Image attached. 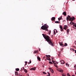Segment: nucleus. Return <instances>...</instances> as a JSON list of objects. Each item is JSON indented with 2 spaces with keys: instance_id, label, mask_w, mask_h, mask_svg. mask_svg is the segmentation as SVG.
<instances>
[{
  "instance_id": "nucleus-1",
  "label": "nucleus",
  "mask_w": 76,
  "mask_h": 76,
  "mask_svg": "<svg viewBox=\"0 0 76 76\" xmlns=\"http://www.w3.org/2000/svg\"><path fill=\"white\" fill-rule=\"evenodd\" d=\"M42 35H43V37H44V38L46 39V41L49 43V44L50 45H52V46H53V47L54 46V44L53 43V42H52V41L50 39V37L49 36L47 35H45L44 34H42Z\"/></svg>"
},
{
  "instance_id": "nucleus-2",
  "label": "nucleus",
  "mask_w": 76,
  "mask_h": 76,
  "mask_svg": "<svg viewBox=\"0 0 76 76\" xmlns=\"http://www.w3.org/2000/svg\"><path fill=\"white\" fill-rule=\"evenodd\" d=\"M48 26H47V24H45L42 26L41 27V29L43 30H46V31H48Z\"/></svg>"
},
{
  "instance_id": "nucleus-3",
  "label": "nucleus",
  "mask_w": 76,
  "mask_h": 76,
  "mask_svg": "<svg viewBox=\"0 0 76 76\" xmlns=\"http://www.w3.org/2000/svg\"><path fill=\"white\" fill-rule=\"evenodd\" d=\"M67 17L69 18V20H70L71 21H73L74 20H75V18L74 17H73L72 18L70 17V16L69 15H68Z\"/></svg>"
},
{
  "instance_id": "nucleus-4",
  "label": "nucleus",
  "mask_w": 76,
  "mask_h": 76,
  "mask_svg": "<svg viewBox=\"0 0 76 76\" xmlns=\"http://www.w3.org/2000/svg\"><path fill=\"white\" fill-rule=\"evenodd\" d=\"M68 28V26L67 25H64V26L63 29H65V30H66L67 28Z\"/></svg>"
},
{
  "instance_id": "nucleus-5",
  "label": "nucleus",
  "mask_w": 76,
  "mask_h": 76,
  "mask_svg": "<svg viewBox=\"0 0 76 76\" xmlns=\"http://www.w3.org/2000/svg\"><path fill=\"white\" fill-rule=\"evenodd\" d=\"M49 69H50V71L52 73H54V71L53 70V69H51L50 68H49Z\"/></svg>"
},
{
  "instance_id": "nucleus-6",
  "label": "nucleus",
  "mask_w": 76,
  "mask_h": 76,
  "mask_svg": "<svg viewBox=\"0 0 76 76\" xmlns=\"http://www.w3.org/2000/svg\"><path fill=\"white\" fill-rule=\"evenodd\" d=\"M58 70L59 72H61V73H63V70L61 69H59Z\"/></svg>"
},
{
  "instance_id": "nucleus-7",
  "label": "nucleus",
  "mask_w": 76,
  "mask_h": 76,
  "mask_svg": "<svg viewBox=\"0 0 76 76\" xmlns=\"http://www.w3.org/2000/svg\"><path fill=\"white\" fill-rule=\"evenodd\" d=\"M60 28L61 29V31H63L64 30L63 29V27L61 26H60Z\"/></svg>"
},
{
  "instance_id": "nucleus-8",
  "label": "nucleus",
  "mask_w": 76,
  "mask_h": 76,
  "mask_svg": "<svg viewBox=\"0 0 76 76\" xmlns=\"http://www.w3.org/2000/svg\"><path fill=\"white\" fill-rule=\"evenodd\" d=\"M36 69V67H34V68H32L30 69V70H35Z\"/></svg>"
},
{
  "instance_id": "nucleus-9",
  "label": "nucleus",
  "mask_w": 76,
  "mask_h": 76,
  "mask_svg": "<svg viewBox=\"0 0 76 76\" xmlns=\"http://www.w3.org/2000/svg\"><path fill=\"white\" fill-rule=\"evenodd\" d=\"M56 19V18L54 17H53L51 19L52 21H53V20H54V21H55V19Z\"/></svg>"
},
{
  "instance_id": "nucleus-10",
  "label": "nucleus",
  "mask_w": 76,
  "mask_h": 76,
  "mask_svg": "<svg viewBox=\"0 0 76 76\" xmlns=\"http://www.w3.org/2000/svg\"><path fill=\"white\" fill-rule=\"evenodd\" d=\"M52 61L54 64H56V63H57V64H58V63L52 60Z\"/></svg>"
},
{
  "instance_id": "nucleus-11",
  "label": "nucleus",
  "mask_w": 76,
  "mask_h": 76,
  "mask_svg": "<svg viewBox=\"0 0 76 76\" xmlns=\"http://www.w3.org/2000/svg\"><path fill=\"white\" fill-rule=\"evenodd\" d=\"M66 32L67 34H69V32H70V29H67Z\"/></svg>"
},
{
  "instance_id": "nucleus-12",
  "label": "nucleus",
  "mask_w": 76,
  "mask_h": 76,
  "mask_svg": "<svg viewBox=\"0 0 76 76\" xmlns=\"http://www.w3.org/2000/svg\"><path fill=\"white\" fill-rule=\"evenodd\" d=\"M60 62H61V63H62V64H64V61L63 60H62V61H61Z\"/></svg>"
},
{
  "instance_id": "nucleus-13",
  "label": "nucleus",
  "mask_w": 76,
  "mask_h": 76,
  "mask_svg": "<svg viewBox=\"0 0 76 76\" xmlns=\"http://www.w3.org/2000/svg\"><path fill=\"white\" fill-rule=\"evenodd\" d=\"M59 44L61 46H62L63 47V43L62 42H60Z\"/></svg>"
},
{
  "instance_id": "nucleus-14",
  "label": "nucleus",
  "mask_w": 76,
  "mask_h": 76,
  "mask_svg": "<svg viewBox=\"0 0 76 76\" xmlns=\"http://www.w3.org/2000/svg\"><path fill=\"white\" fill-rule=\"evenodd\" d=\"M63 15L64 16H66V12H64L62 13Z\"/></svg>"
},
{
  "instance_id": "nucleus-15",
  "label": "nucleus",
  "mask_w": 76,
  "mask_h": 76,
  "mask_svg": "<svg viewBox=\"0 0 76 76\" xmlns=\"http://www.w3.org/2000/svg\"><path fill=\"white\" fill-rule=\"evenodd\" d=\"M66 46H67V44L66 43H65V44L63 45V47H66Z\"/></svg>"
},
{
  "instance_id": "nucleus-16",
  "label": "nucleus",
  "mask_w": 76,
  "mask_h": 76,
  "mask_svg": "<svg viewBox=\"0 0 76 76\" xmlns=\"http://www.w3.org/2000/svg\"><path fill=\"white\" fill-rule=\"evenodd\" d=\"M37 58L38 60H39V61H41V58L37 56Z\"/></svg>"
},
{
  "instance_id": "nucleus-17",
  "label": "nucleus",
  "mask_w": 76,
  "mask_h": 76,
  "mask_svg": "<svg viewBox=\"0 0 76 76\" xmlns=\"http://www.w3.org/2000/svg\"><path fill=\"white\" fill-rule=\"evenodd\" d=\"M24 70L25 73H28V70H26V69H24Z\"/></svg>"
},
{
  "instance_id": "nucleus-18",
  "label": "nucleus",
  "mask_w": 76,
  "mask_h": 76,
  "mask_svg": "<svg viewBox=\"0 0 76 76\" xmlns=\"http://www.w3.org/2000/svg\"><path fill=\"white\" fill-rule=\"evenodd\" d=\"M70 25H73H73H75V24L73 22H71L70 23Z\"/></svg>"
},
{
  "instance_id": "nucleus-19",
  "label": "nucleus",
  "mask_w": 76,
  "mask_h": 76,
  "mask_svg": "<svg viewBox=\"0 0 76 76\" xmlns=\"http://www.w3.org/2000/svg\"><path fill=\"white\" fill-rule=\"evenodd\" d=\"M47 60H49V61H51V59L49 58H46Z\"/></svg>"
},
{
  "instance_id": "nucleus-20",
  "label": "nucleus",
  "mask_w": 76,
  "mask_h": 76,
  "mask_svg": "<svg viewBox=\"0 0 76 76\" xmlns=\"http://www.w3.org/2000/svg\"><path fill=\"white\" fill-rule=\"evenodd\" d=\"M61 18H62V16H61L60 18H58V20L59 21H60V20H61Z\"/></svg>"
},
{
  "instance_id": "nucleus-21",
  "label": "nucleus",
  "mask_w": 76,
  "mask_h": 76,
  "mask_svg": "<svg viewBox=\"0 0 76 76\" xmlns=\"http://www.w3.org/2000/svg\"><path fill=\"white\" fill-rule=\"evenodd\" d=\"M38 53V50L35 51L34 52V54H35V53Z\"/></svg>"
},
{
  "instance_id": "nucleus-22",
  "label": "nucleus",
  "mask_w": 76,
  "mask_h": 76,
  "mask_svg": "<svg viewBox=\"0 0 76 76\" xmlns=\"http://www.w3.org/2000/svg\"><path fill=\"white\" fill-rule=\"evenodd\" d=\"M15 70H16V71H19V68H16V69H15Z\"/></svg>"
},
{
  "instance_id": "nucleus-23",
  "label": "nucleus",
  "mask_w": 76,
  "mask_h": 76,
  "mask_svg": "<svg viewBox=\"0 0 76 76\" xmlns=\"http://www.w3.org/2000/svg\"><path fill=\"white\" fill-rule=\"evenodd\" d=\"M16 75H18V72H15Z\"/></svg>"
},
{
  "instance_id": "nucleus-24",
  "label": "nucleus",
  "mask_w": 76,
  "mask_h": 76,
  "mask_svg": "<svg viewBox=\"0 0 76 76\" xmlns=\"http://www.w3.org/2000/svg\"><path fill=\"white\" fill-rule=\"evenodd\" d=\"M70 50L71 51H75V50L71 48Z\"/></svg>"
},
{
  "instance_id": "nucleus-25",
  "label": "nucleus",
  "mask_w": 76,
  "mask_h": 76,
  "mask_svg": "<svg viewBox=\"0 0 76 76\" xmlns=\"http://www.w3.org/2000/svg\"><path fill=\"white\" fill-rule=\"evenodd\" d=\"M46 56L47 57H50V55H46Z\"/></svg>"
},
{
  "instance_id": "nucleus-26",
  "label": "nucleus",
  "mask_w": 76,
  "mask_h": 76,
  "mask_svg": "<svg viewBox=\"0 0 76 76\" xmlns=\"http://www.w3.org/2000/svg\"><path fill=\"white\" fill-rule=\"evenodd\" d=\"M75 26V28H75V29H76V24H75L74 25L73 24V26Z\"/></svg>"
},
{
  "instance_id": "nucleus-27",
  "label": "nucleus",
  "mask_w": 76,
  "mask_h": 76,
  "mask_svg": "<svg viewBox=\"0 0 76 76\" xmlns=\"http://www.w3.org/2000/svg\"><path fill=\"white\" fill-rule=\"evenodd\" d=\"M48 75H47V76H50V73L48 72Z\"/></svg>"
},
{
  "instance_id": "nucleus-28",
  "label": "nucleus",
  "mask_w": 76,
  "mask_h": 76,
  "mask_svg": "<svg viewBox=\"0 0 76 76\" xmlns=\"http://www.w3.org/2000/svg\"><path fill=\"white\" fill-rule=\"evenodd\" d=\"M66 66H67V67H69V64H67V63H66Z\"/></svg>"
},
{
  "instance_id": "nucleus-29",
  "label": "nucleus",
  "mask_w": 76,
  "mask_h": 76,
  "mask_svg": "<svg viewBox=\"0 0 76 76\" xmlns=\"http://www.w3.org/2000/svg\"><path fill=\"white\" fill-rule=\"evenodd\" d=\"M49 63H50V64H53V63L51 61H50L49 62Z\"/></svg>"
},
{
  "instance_id": "nucleus-30",
  "label": "nucleus",
  "mask_w": 76,
  "mask_h": 76,
  "mask_svg": "<svg viewBox=\"0 0 76 76\" xmlns=\"http://www.w3.org/2000/svg\"><path fill=\"white\" fill-rule=\"evenodd\" d=\"M55 23H59V22L58 21H56L55 22Z\"/></svg>"
},
{
  "instance_id": "nucleus-31",
  "label": "nucleus",
  "mask_w": 76,
  "mask_h": 76,
  "mask_svg": "<svg viewBox=\"0 0 76 76\" xmlns=\"http://www.w3.org/2000/svg\"><path fill=\"white\" fill-rule=\"evenodd\" d=\"M49 34H51V30L48 31Z\"/></svg>"
},
{
  "instance_id": "nucleus-32",
  "label": "nucleus",
  "mask_w": 76,
  "mask_h": 76,
  "mask_svg": "<svg viewBox=\"0 0 76 76\" xmlns=\"http://www.w3.org/2000/svg\"><path fill=\"white\" fill-rule=\"evenodd\" d=\"M29 61L30 62H29H29H28V64H30L31 63V61Z\"/></svg>"
},
{
  "instance_id": "nucleus-33",
  "label": "nucleus",
  "mask_w": 76,
  "mask_h": 76,
  "mask_svg": "<svg viewBox=\"0 0 76 76\" xmlns=\"http://www.w3.org/2000/svg\"><path fill=\"white\" fill-rule=\"evenodd\" d=\"M54 66H55V67H57V65H56V64H54Z\"/></svg>"
},
{
  "instance_id": "nucleus-34",
  "label": "nucleus",
  "mask_w": 76,
  "mask_h": 76,
  "mask_svg": "<svg viewBox=\"0 0 76 76\" xmlns=\"http://www.w3.org/2000/svg\"><path fill=\"white\" fill-rule=\"evenodd\" d=\"M69 19L68 17H67V18H66V20H69Z\"/></svg>"
},
{
  "instance_id": "nucleus-35",
  "label": "nucleus",
  "mask_w": 76,
  "mask_h": 76,
  "mask_svg": "<svg viewBox=\"0 0 76 76\" xmlns=\"http://www.w3.org/2000/svg\"><path fill=\"white\" fill-rule=\"evenodd\" d=\"M43 74H47V73H46L45 72H43Z\"/></svg>"
},
{
  "instance_id": "nucleus-36",
  "label": "nucleus",
  "mask_w": 76,
  "mask_h": 76,
  "mask_svg": "<svg viewBox=\"0 0 76 76\" xmlns=\"http://www.w3.org/2000/svg\"><path fill=\"white\" fill-rule=\"evenodd\" d=\"M67 76H70V74H69V73H67Z\"/></svg>"
},
{
  "instance_id": "nucleus-37",
  "label": "nucleus",
  "mask_w": 76,
  "mask_h": 76,
  "mask_svg": "<svg viewBox=\"0 0 76 76\" xmlns=\"http://www.w3.org/2000/svg\"><path fill=\"white\" fill-rule=\"evenodd\" d=\"M25 64H26H26L27 63H28V62L27 61H26L25 62Z\"/></svg>"
},
{
  "instance_id": "nucleus-38",
  "label": "nucleus",
  "mask_w": 76,
  "mask_h": 76,
  "mask_svg": "<svg viewBox=\"0 0 76 76\" xmlns=\"http://www.w3.org/2000/svg\"><path fill=\"white\" fill-rule=\"evenodd\" d=\"M74 68H76V65H75L74 66Z\"/></svg>"
},
{
  "instance_id": "nucleus-39",
  "label": "nucleus",
  "mask_w": 76,
  "mask_h": 76,
  "mask_svg": "<svg viewBox=\"0 0 76 76\" xmlns=\"http://www.w3.org/2000/svg\"><path fill=\"white\" fill-rule=\"evenodd\" d=\"M62 76H66V75L64 74H62Z\"/></svg>"
},
{
  "instance_id": "nucleus-40",
  "label": "nucleus",
  "mask_w": 76,
  "mask_h": 76,
  "mask_svg": "<svg viewBox=\"0 0 76 76\" xmlns=\"http://www.w3.org/2000/svg\"><path fill=\"white\" fill-rule=\"evenodd\" d=\"M55 30H56V33H57V32H58V31H57L56 29H55Z\"/></svg>"
},
{
  "instance_id": "nucleus-41",
  "label": "nucleus",
  "mask_w": 76,
  "mask_h": 76,
  "mask_svg": "<svg viewBox=\"0 0 76 76\" xmlns=\"http://www.w3.org/2000/svg\"><path fill=\"white\" fill-rule=\"evenodd\" d=\"M75 45H76V41H75Z\"/></svg>"
},
{
  "instance_id": "nucleus-42",
  "label": "nucleus",
  "mask_w": 76,
  "mask_h": 76,
  "mask_svg": "<svg viewBox=\"0 0 76 76\" xmlns=\"http://www.w3.org/2000/svg\"><path fill=\"white\" fill-rule=\"evenodd\" d=\"M54 33H56V31H55V30H54Z\"/></svg>"
},
{
  "instance_id": "nucleus-43",
  "label": "nucleus",
  "mask_w": 76,
  "mask_h": 76,
  "mask_svg": "<svg viewBox=\"0 0 76 76\" xmlns=\"http://www.w3.org/2000/svg\"><path fill=\"white\" fill-rule=\"evenodd\" d=\"M54 35H56V33H54Z\"/></svg>"
},
{
  "instance_id": "nucleus-44",
  "label": "nucleus",
  "mask_w": 76,
  "mask_h": 76,
  "mask_svg": "<svg viewBox=\"0 0 76 76\" xmlns=\"http://www.w3.org/2000/svg\"><path fill=\"white\" fill-rule=\"evenodd\" d=\"M24 69V67L22 68V69Z\"/></svg>"
},
{
  "instance_id": "nucleus-45",
  "label": "nucleus",
  "mask_w": 76,
  "mask_h": 76,
  "mask_svg": "<svg viewBox=\"0 0 76 76\" xmlns=\"http://www.w3.org/2000/svg\"><path fill=\"white\" fill-rule=\"evenodd\" d=\"M75 53H76V50H75Z\"/></svg>"
},
{
  "instance_id": "nucleus-46",
  "label": "nucleus",
  "mask_w": 76,
  "mask_h": 76,
  "mask_svg": "<svg viewBox=\"0 0 76 76\" xmlns=\"http://www.w3.org/2000/svg\"><path fill=\"white\" fill-rule=\"evenodd\" d=\"M54 58H52V60H53V59Z\"/></svg>"
},
{
  "instance_id": "nucleus-47",
  "label": "nucleus",
  "mask_w": 76,
  "mask_h": 76,
  "mask_svg": "<svg viewBox=\"0 0 76 76\" xmlns=\"http://www.w3.org/2000/svg\"><path fill=\"white\" fill-rule=\"evenodd\" d=\"M42 66L43 67H44V65H43Z\"/></svg>"
},
{
  "instance_id": "nucleus-48",
  "label": "nucleus",
  "mask_w": 76,
  "mask_h": 76,
  "mask_svg": "<svg viewBox=\"0 0 76 76\" xmlns=\"http://www.w3.org/2000/svg\"><path fill=\"white\" fill-rule=\"evenodd\" d=\"M72 76H75V75H72Z\"/></svg>"
},
{
  "instance_id": "nucleus-49",
  "label": "nucleus",
  "mask_w": 76,
  "mask_h": 76,
  "mask_svg": "<svg viewBox=\"0 0 76 76\" xmlns=\"http://www.w3.org/2000/svg\"><path fill=\"white\" fill-rule=\"evenodd\" d=\"M19 76H22V75H20Z\"/></svg>"
},
{
  "instance_id": "nucleus-50",
  "label": "nucleus",
  "mask_w": 76,
  "mask_h": 76,
  "mask_svg": "<svg viewBox=\"0 0 76 76\" xmlns=\"http://www.w3.org/2000/svg\"><path fill=\"white\" fill-rule=\"evenodd\" d=\"M40 49H39V51H40Z\"/></svg>"
},
{
  "instance_id": "nucleus-51",
  "label": "nucleus",
  "mask_w": 76,
  "mask_h": 76,
  "mask_svg": "<svg viewBox=\"0 0 76 76\" xmlns=\"http://www.w3.org/2000/svg\"><path fill=\"white\" fill-rule=\"evenodd\" d=\"M75 0H72V1H75Z\"/></svg>"
},
{
  "instance_id": "nucleus-52",
  "label": "nucleus",
  "mask_w": 76,
  "mask_h": 76,
  "mask_svg": "<svg viewBox=\"0 0 76 76\" xmlns=\"http://www.w3.org/2000/svg\"><path fill=\"white\" fill-rule=\"evenodd\" d=\"M75 75H76V72H75Z\"/></svg>"
},
{
  "instance_id": "nucleus-53",
  "label": "nucleus",
  "mask_w": 76,
  "mask_h": 76,
  "mask_svg": "<svg viewBox=\"0 0 76 76\" xmlns=\"http://www.w3.org/2000/svg\"><path fill=\"white\" fill-rule=\"evenodd\" d=\"M44 58H45V57H44Z\"/></svg>"
},
{
  "instance_id": "nucleus-54",
  "label": "nucleus",
  "mask_w": 76,
  "mask_h": 76,
  "mask_svg": "<svg viewBox=\"0 0 76 76\" xmlns=\"http://www.w3.org/2000/svg\"><path fill=\"white\" fill-rule=\"evenodd\" d=\"M28 76H29V75H28Z\"/></svg>"
}]
</instances>
